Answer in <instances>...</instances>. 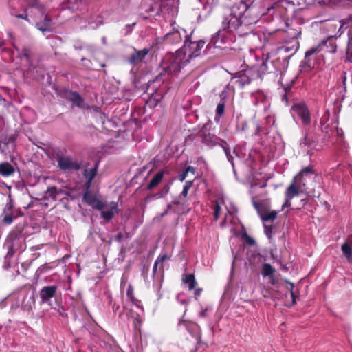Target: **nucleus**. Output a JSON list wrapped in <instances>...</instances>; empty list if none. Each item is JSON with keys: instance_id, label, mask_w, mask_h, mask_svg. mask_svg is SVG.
<instances>
[{"instance_id": "28", "label": "nucleus", "mask_w": 352, "mask_h": 352, "mask_svg": "<svg viewBox=\"0 0 352 352\" xmlns=\"http://www.w3.org/2000/svg\"><path fill=\"white\" fill-rule=\"evenodd\" d=\"M223 200L216 201L214 205V217L215 219L217 220L219 217L220 211L221 209V205L223 204Z\"/></svg>"}, {"instance_id": "7", "label": "nucleus", "mask_w": 352, "mask_h": 352, "mask_svg": "<svg viewBox=\"0 0 352 352\" xmlns=\"http://www.w3.org/2000/svg\"><path fill=\"white\" fill-rule=\"evenodd\" d=\"M292 113L293 116H298L302 120L304 124L310 122L309 112L304 104H295L292 106Z\"/></svg>"}, {"instance_id": "22", "label": "nucleus", "mask_w": 352, "mask_h": 352, "mask_svg": "<svg viewBox=\"0 0 352 352\" xmlns=\"http://www.w3.org/2000/svg\"><path fill=\"white\" fill-rule=\"evenodd\" d=\"M164 177V172L160 171L158 172L151 179L150 183L148 184L147 186L148 190H151L155 186H157L162 180Z\"/></svg>"}, {"instance_id": "17", "label": "nucleus", "mask_w": 352, "mask_h": 352, "mask_svg": "<svg viewBox=\"0 0 352 352\" xmlns=\"http://www.w3.org/2000/svg\"><path fill=\"white\" fill-rule=\"evenodd\" d=\"M144 311L142 307L138 306L136 304L133 305V307L131 308V312H130V317L133 318L135 324L137 325V324H140L142 322V315L143 314Z\"/></svg>"}, {"instance_id": "2", "label": "nucleus", "mask_w": 352, "mask_h": 352, "mask_svg": "<svg viewBox=\"0 0 352 352\" xmlns=\"http://www.w3.org/2000/svg\"><path fill=\"white\" fill-rule=\"evenodd\" d=\"M333 36L322 41L317 46L311 47L305 53V58L309 63L310 61L309 57L320 52L334 53L336 51V45L332 38Z\"/></svg>"}, {"instance_id": "36", "label": "nucleus", "mask_w": 352, "mask_h": 352, "mask_svg": "<svg viewBox=\"0 0 352 352\" xmlns=\"http://www.w3.org/2000/svg\"><path fill=\"white\" fill-rule=\"evenodd\" d=\"M16 17L21 18V19H25V20L28 21V14H18V15H16Z\"/></svg>"}, {"instance_id": "34", "label": "nucleus", "mask_w": 352, "mask_h": 352, "mask_svg": "<svg viewBox=\"0 0 352 352\" xmlns=\"http://www.w3.org/2000/svg\"><path fill=\"white\" fill-rule=\"evenodd\" d=\"M5 223L10 224L12 222V218L10 216H6L3 219Z\"/></svg>"}, {"instance_id": "40", "label": "nucleus", "mask_w": 352, "mask_h": 352, "mask_svg": "<svg viewBox=\"0 0 352 352\" xmlns=\"http://www.w3.org/2000/svg\"><path fill=\"white\" fill-rule=\"evenodd\" d=\"M265 233L269 237H270V234L271 233V230L270 229H266Z\"/></svg>"}, {"instance_id": "11", "label": "nucleus", "mask_w": 352, "mask_h": 352, "mask_svg": "<svg viewBox=\"0 0 352 352\" xmlns=\"http://www.w3.org/2000/svg\"><path fill=\"white\" fill-rule=\"evenodd\" d=\"M208 124H205L202 130L201 131V135L202 138V142L210 146H212L216 145L218 143L219 138L210 133H206V129Z\"/></svg>"}, {"instance_id": "42", "label": "nucleus", "mask_w": 352, "mask_h": 352, "mask_svg": "<svg viewBox=\"0 0 352 352\" xmlns=\"http://www.w3.org/2000/svg\"><path fill=\"white\" fill-rule=\"evenodd\" d=\"M111 216L113 215V212H114V207L111 205Z\"/></svg>"}, {"instance_id": "14", "label": "nucleus", "mask_w": 352, "mask_h": 352, "mask_svg": "<svg viewBox=\"0 0 352 352\" xmlns=\"http://www.w3.org/2000/svg\"><path fill=\"white\" fill-rule=\"evenodd\" d=\"M65 97L76 106L85 108L84 100L77 92L67 91L65 94Z\"/></svg>"}, {"instance_id": "44", "label": "nucleus", "mask_w": 352, "mask_h": 352, "mask_svg": "<svg viewBox=\"0 0 352 352\" xmlns=\"http://www.w3.org/2000/svg\"><path fill=\"white\" fill-rule=\"evenodd\" d=\"M195 295H199V291H196Z\"/></svg>"}, {"instance_id": "29", "label": "nucleus", "mask_w": 352, "mask_h": 352, "mask_svg": "<svg viewBox=\"0 0 352 352\" xmlns=\"http://www.w3.org/2000/svg\"><path fill=\"white\" fill-rule=\"evenodd\" d=\"M192 182L191 181H187L185 184V186H184L183 190L181 192L180 199H182V197H186L188 189L192 186Z\"/></svg>"}, {"instance_id": "19", "label": "nucleus", "mask_w": 352, "mask_h": 352, "mask_svg": "<svg viewBox=\"0 0 352 352\" xmlns=\"http://www.w3.org/2000/svg\"><path fill=\"white\" fill-rule=\"evenodd\" d=\"M14 173V168L8 162L0 164V174L3 177H9Z\"/></svg>"}, {"instance_id": "27", "label": "nucleus", "mask_w": 352, "mask_h": 352, "mask_svg": "<svg viewBox=\"0 0 352 352\" xmlns=\"http://www.w3.org/2000/svg\"><path fill=\"white\" fill-rule=\"evenodd\" d=\"M168 258V256L166 254H163L162 256H160L157 260L155 261L154 265H153V271L155 272L157 270V267L159 265L162 264V263Z\"/></svg>"}, {"instance_id": "26", "label": "nucleus", "mask_w": 352, "mask_h": 352, "mask_svg": "<svg viewBox=\"0 0 352 352\" xmlns=\"http://www.w3.org/2000/svg\"><path fill=\"white\" fill-rule=\"evenodd\" d=\"M274 269L271 265L265 263L263 265L262 274L263 276H272Z\"/></svg>"}, {"instance_id": "23", "label": "nucleus", "mask_w": 352, "mask_h": 352, "mask_svg": "<svg viewBox=\"0 0 352 352\" xmlns=\"http://www.w3.org/2000/svg\"><path fill=\"white\" fill-rule=\"evenodd\" d=\"M338 25H339V29H338V36H340L343 32V30H342L343 28H346L349 25H352V16H350L347 19L339 21Z\"/></svg>"}, {"instance_id": "21", "label": "nucleus", "mask_w": 352, "mask_h": 352, "mask_svg": "<svg viewBox=\"0 0 352 352\" xmlns=\"http://www.w3.org/2000/svg\"><path fill=\"white\" fill-rule=\"evenodd\" d=\"M96 174V168L85 169L83 175L87 180V182L86 183V187L87 189L90 187L91 181L94 178Z\"/></svg>"}, {"instance_id": "32", "label": "nucleus", "mask_w": 352, "mask_h": 352, "mask_svg": "<svg viewBox=\"0 0 352 352\" xmlns=\"http://www.w3.org/2000/svg\"><path fill=\"white\" fill-rule=\"evenodd\" d=\"M289 284L290 285V294H291V297L292 298V305L295 304L294 294V292L292 291V289L294 287V284L292 283H289Z\"/></svg>"}, {"instance_id": "38", "label": "nucleus", "mask_w": 352, "mask_h": 352, "mask_svg": "<svg viewBox=\"0 0 352 352\" xmlns=\"http://www.w3.org/2000/svg\"><path fill=\"white\" fill-rule=\"evenodd\" d=\"M309 144L307 137H305L304 140L301 142V145L307 146Z\"/></svg>"}, {"instance_id": "10", "label": "nucleus", "mask_w": 352, "mask_h": 352, "mask_svg": "<svg viewBox=\"0 0 352 352\" xmlns=\"http://www.w3.org/2000/svg\"><path fill=\"white\" fill-rule=\"evenodd\" d=\"M57 291V287L55 285L45 286L40 291V298L42 303H48L50 299L54 296Z\"/></svg>"}, {"instance_id": "31", "label": "nucleus", "mask_w": 352, "mask_h": 352, "mask_svg": "<svg viewBox=\"0 0 352 352\" xmlns=\"http://www.w3.org/2000/svg\"><path fill=\"white\" fill-rule=\"evenodd\" d=\"M224 151L226 153L228 161L232 164V166H234L233 157L231 155L230 152L226 148H224Z\"/></svg>"}, {"instance_id": "37", "label": "nucleus", "mask_w": 352, "mask_h": 352, "mask_svg": "<svg viewBox=\"0 0 352 352\" xmlns=\"http://www.w3.org/2000/svg\"><path fill=\"white\" fill-rule=\"evenodd\" d=\"M247 242L250 245H254L255 243L254 240L252 238L250 237V236H247Z\"/></svg>"}, {"instance_id": "4", "label": "nucleus", "mask_w": 352, "mask_h": 352, "mask_svg": "<svg viewBox=\"0 0 352 352\" xmlns=\"http://www.w3.org/2000/svg\"><path fill=\"white\" fill-rule=\"evenodd\" d=\"M58 167L64 171L80 168V163L74 158L66 155H58L56 158Z\"/></svg>"}, {"instance_id": "24", "label": "nucleus", "mask_w": 352, "mask_h": 352, "mask_svg": "<svg viewBox=\"0 0 352 352\" xmlns=\"http://www.w3.org/2000/svg\"><path fill=\"white\" fill-rule=\"evenodd\" d=\"M183 280L186 284L188 285V289L190 290H192L195 288L197 283L193 274H190L186 275L183 278Z\"/></svg>"}, {"instance_id": "30", "label": "nucleus", "mask_w": 352, "mask_h": 352, "mask_svg": "<svg viewBox=\"0 0 352 352\" xmlns=\"http://www.w3.org/2000/svg\"><path fill=\"white\" fill-rule=\"evenodd\" d=\"M224 109H225V104L223 102L219 103L216 109L217 114H218L219 116H222L224 113Z\"/></svg>"}, {"instance_id": "25", "label": "nucleus", "mask_w": 352, "mask_h": 352, "mask_svg": "<svg viewBox=\"0 0 352 352\" xmlns=\"http://www.w3.org/2000/svg\"><path fill=\"white\" fill-rule=\"evenodd\" d=\"M342 253L344 255V256L346 257L349 261H352V249H351V245L347 243H344L342 245Z\"/></svg>"}, {"instance_id": "12", "label": "nucleus", "mask_w": 352, "mask_h": 352, "mask_svg": "<svg viewBox=\"0 0 352 352\" xmlns=\"http://www.w3.org/2000/svg\"><path fill=\"white\" fill-rule=\"evenodd\" d=\"M254 206L257 208L259 216L263 221H273L276 218L277 211L270 210L267 208H260L257 204H254Z\"/></svg>"}, {"instance_id": "35", "label": "nucleus", "mask_w": 352, "mask_h": 352, "mask_svg": "<svg viewBox=\"0 0 352 352\" xmlns=\"http://www.w3.org/2000/svg\"><path fill=\"white\" fill-rule=\"evenodd\" d=\"M185 172L188 174V173H191L192 174L195 173V168L192 166H188L186 170H185Z\"/></svg>"}, {"instance_id": "16", "label": "nucleus", "mask_w": 352, "mask_h": 352, "mask_svg": "<svg viewBox=\"0 0 352 352\" xmlns=\"http://www.w3.org/2000/svg\"><path fill=\"white\" fill-rule=\"evenodd\" d=\"M226 41L227 38L224 36V34L221 31L216 32L211 38V43L215 47H222V44L226 43Z\"/></svg>"}, {"instance_id": "43", "label": "nucleus", "mask_w": 352, "mask_h": 352, "mask_svg": "<svg viewBox=\"0 0 352 352\" xmlns=\"http://www.w3.org/2000/svg\"><path fill=\"white\" fill-rule=\"evenodd\" d=\"M236 258V256L235 255V256H234V259H233V262H232V265H234V262H235Z\"/></svg>"}, {"instance_id": "20", "label": "nucleus", "mask_w": 352, "mask_h": 352, "mask_svg": "<svg viewBox=\"0 0 352 352\" xmlns=\"http://www.w3.org/2000/svg\"><path fill=\"white\" fill-rule=\"evenodd\" d=\"M34 305V297L33 295H25L21 303V307L24 310H30Z\"/></svg>"}, {"instance_id": "5", "label": "nucleus", "mask_w": 352, "mask_h": 352, "mask_svg": "<svg viewBox=\"0 0 352 352\" xmlns=\"http://www.w3.org/2000/svg\"><path fill=\"white\" fill-rule=\"evenodd\" d=\"M188 37L184 29L173 28L171 32L164 36V40L167 43L175 44L181 42L183 38L186 40Z\"/></svg>"}, {"instance_id": "1", "label": "nucleus", "mask_w": 352, "mask_h": 352, "mask_svg": "<svg viewBox=\"0 0 352 352\" xmlns=\"http://www.w3.org/2000/svg\"><path fill=\"white\" fill-rule=\"evenodd\" d=\"M205 44L204 41L192 42L188 37L185 40L184 46L175 54H168L162 61V67L168 75L177 74L186 65L189 60L200 54V51Z\"/></svg>"}, {"instance_id": "33", "label": "nucleus", "mask_w": 352, "mask_h": 352, "mask_svg": "<svg viewBox=\"0 0 352 352\" xmlns=\"http://www.w3.org/2000/svg\"><path fill=\"white\" fill-rule=\"evenodd\" d=\"M101 214H102V217L105 219V220H109L110 219V212L109 211H106V212H101Z\"/></svg>"}, {"instance_id": "39", "label": "nucleus", "mask_w": 352, "mask_h": 352, "mask_svg": "<svg viewBox=\"0 0 352 352\" xmlns=\"http://www.w3.org/2000/svg\"><path fill=\"white\" fill-rule=\"evenodd\" d=\"M187 175H188V174L184 171V173L180 175V180H181V181H184V180L186 179V176H187Z\"/></svg>"}, {"instance_id": "15", "label": "nucleus", "mask_w": 352, "mask_h": 352, "mask_svg": "<svg viewBox=\"0 0 352 352\" xmlns=\"http://www.w3.org/2000/svg\"><path fill=\"white\" fill-rule=\"evenodd\" d=\"M36 28L42 32L43 34L52 31V21L45 15L41 21L36 23Z\"/></svg>"}, {"instance_id": "18", "label": "nucleus", "mask_w": 352, "mask_h": 352, "mask_svg": "<svg viewBox=\"0 0 352 352\" xmlns=\"http://www.w3.org/2000/svg\"><path fill=\"white\" fill-rule=\"evenodd\" d=\"M83 199L87 203L92 206L94 208L102 209L103 207V204L100 201L96 199L87 192L84 195Z\"/></svg>"}, {"instance_id": "3", "label": "nucleus", "mask_w": 352, "mask_h": 352, "mask_svg": "<svg viewBox=\"0 0 352 352\" xmlns=\"http://www.w3.org/2000/svg\"><path fill=\"white\" fill-rule=\"evenodd\" d=\"M298 179H293L291 184L288 186L285 191V201L282 206V210L291 206V200L300 193L305 191L303 184L301 182H297Z\"/></svg>"}, {"instance_id": "13", "label": "nucleus", "mask_w": 352, "mask_h": 352, "mask_svg": "<svg viewBox=\"0 0 352 352\" xmlns=\"http://www.w3.org/2000/svg\"><path fill=\"white\" fill-rule=\"evenodd\" d=\"M148 52L149 50L148 48H144L139 51L135 50V52L130 56V63L135 65L142 63Z\"/></svg>"}, {"instance_id": "9", "label": "nucleus", "mask_w": 352, "mask_h": 352, "mask_svg": "<svg viewBox=\"0 0 352 352\" xmlns=\"http://www.w3.org/2000/svg\"><path fill=\"white\" fill-rule=\"evenodd\" d=\"M241 24L240 19L233 14H230L225 17L223 21L224 28L228 29V32H231L236 30Z\"/></svg>"}, {"instance_id": "41", "label": "nucleus", "mask_w": 352, "mask_h": 352, "mask_svg": "<svg viewBox=\"0 0 352 352\" xmlns=\"http://www.w3.org/2000/svg\"><path fill=\"white\" fill-rule=\"evenodd\" d=\"M0 150L2 151V152H4L5 151V148H3V145H1V142H0Z\"/></svg>"}, {"instance_id": "8", "label": "nucleus", "mask_w": 352, "mask_h": 352, "mask_svg": "<svg viewBox=\"0 0 352 352\" xmlns=\"http://www.w3.org/2000/svg\"><path fill=\"white\" fill-rule=\"evenodd\" d=\"M316 177V174L313 170L312 166H309L303 168L294 179H298L297 182H301L303 184V187L305 188L308 181L314 180Z\"/></svg>"}, {"instance_id": "6", "label": "nucleus", "mask_w": 352, "mask_h": 352, "mask_svg": "<svg viewBox=\"0 0 352 352\" xmlns=\"http://www.w3.org/2000/svg\"><path fill=\"white\" fill-rule=\"evenodd\" d=\"M254 72L252 69H247L237 72L234 76L232 77V80H234V83L243 87L248 85L252 79L254 78Z\"/></svg>"}]
</instances>
